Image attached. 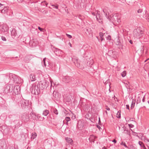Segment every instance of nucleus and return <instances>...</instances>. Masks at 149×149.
Returning <instances> with one entry per match:
<instances>
[{
	"label": "nucleus",
	"mask_w": 149,
	"mask_h": 149,
	"mask_svg": "<svg viewBox=\"0 0 149 149\" xmlns=\"http://www.w3.org/2000/svg\"><path fill=\"white\" fill-rule=\"evenodd\" d=\"M132 133L133 135L137 136V135H138L137 133L133 131H132Z\"/></svg>",
	"instance_id": "40"
},
{
	"label": "nucleus",
	"mask_w": 149,
	"mask_h": 149,
	"mask_svg": "<svg viewBox=\"0 0 149 149\" xmlns=\"http://www.w3.org/2000/svg\"><path fill=\"white\" fill-rule=\"evenodd\" d=\"M40 89L36 84H33L32 85V94L38 95L40 93Z\"/></svg>",
	"instance_id": "2"
},
{
	"label": "nucleus",
	"mask_w": 149,
	"mask_h": 149,
	"mask_svg": "<svg viewBox=\"0 0 149 149\" xmlns=\"http://www.w3.org/2000/svg\"><path fill=\"white\" fill-rule=\"evenodd\" d=\"M37 136V134L35 132L31 134V138L32 139H34Z\"/></svg>",
	"instance_id": "28"
},
{
	"label": "nucleus",
	"mask_w": 149,
	"mask_h": 149,
	"mask_svg": "<svg viewBox=\"0 0 149 149\" xmlns=\"http://www.w3.org/2000/svg\"><path fill=\"white\" fill-rule=\"evenodd\" d=\"M53 96L54 99L56 100H58L59 99L58 93L56 92H53Z\"/></svg>",
	"instance_id": "19"
},
{
	"label": "nucleus",
	"mask_w": 149,
	"mask_h": 149,
	"mask_svg": "<svg viewBox=\"0 0 149 149\" xmlns=\"http://www.w3.org/2000/svg\"><path fill=\"white\" fill-rule=\"evenodd\" d=\"M99 122H98V124L99 125H100L101 124V122L100 120V118H99Z\"/></svg>",
	"instance_id": "59"
},
{
	"label": "nucleus",
	"mask_w": 149,
	"mask_h": 149,
	"mask_svg": "<svg viewBox=\"0 0 149 149\" xmlns=\"http://www.w3.org/2000/svg\"><path fill=\"white\" fill-rule=\"evenodd\" d=\"M54 112L56 115H57L58 113V110L55 108L54 109Z\"/></svg>",
	"instance_id": "39"
},
{
	"label": "nucleus",
	"mask_w": 149,
	"mask_h": 149,
	"mask_svg": "<svg viewBox=\"0 0 149 149\" xmlns=\"http://www.w3.org/2000/svg\"><path fill=\"white\" fill-rule=\"evenodd\" d=\"M6 129H7L6 126L3 125L2 126H0V130H5Z\"/></svg>",
	"instance_id": "27"
},
{
	"label": "nucleus",
	"mask_w": 149,
	"mask_h": 149,
	"mask_svg": "<svg viewBox=\"0 0 149 149\" xmlns=\"http://www.w3.org/2000/svg\"><path fill=\"white\" fill-rule=\"evenodd\" d=\"M65 120L67 121L68 122L70 120V118L69 117H66L65 118Z\"/></svg>",
	"instance_id": "41"
},
{
	"label": "nucleus",
	"mask_w": 149,
	"mask_h": 149,
	"mask_svg": "<svg viewBox=\"0 0 149 149\" xmlns=\"http://www.w3.org/2000/svg\"><path fill=\"white\" fill-rule=\"evenodd\" d=\"M127 134L130 136V131H126V132L125 133Z\"/></svg>",
	"instance_id": "50"
},
{
	"label": "nucleus",
	"mask_w": 149,
	"mask_h": 149,
	"mask_svg": "<svg viewBox=\"0 0 149 149\" xmlns=\"http://www.w3.org/2000/svg\"><path fill=\"white\" fill-rule=\"evenodd\" d=\"M38 28L40 31L43 32H44L45 31V30L44 29L41 28L40 26H38Z\"/></svg>",
	"instance_id": "37"
},
{
	"label": "nucleus",
	"mask_w": 149,
	"mask_h": 149,
	"mask_svg": "<svg viewBox=\"0 0 149 149\" xmlns=\"http://www.w3.org/2000/svg\"><path fill=\"white\" fill-rule=\"evenodd\" d=\"M142 101L143 102H144L145 101V97L144 96L143 97V99H142Z\"/></svg>",
	"instance_id": "62"
},
{
	"label": "nucleus",
	"mask_w": 149,
	"mask_h": 149,
	"mask_svg": "<svg viewBox=\"0 0 149 149\" xmlns=\"http://www.w3.org/2000/svg\"><path fill=\"white\" fill-rule=\"evenodd\" d=\"M30 115L31 116L32 118L34 120H37V115H36L34 112L32 111L30 114Z\"/></svg>",
	"instance_id": "17"
},
{
	"label": "nucleus",
	"mask_w": 149,
	"mask_h": 149,
	"mask_svg": "<svg viewBox=\"0 0 149 149\" xmlns=\"http://www.w3.org/2000/svg\"><path fill=\"white\" fill-rule=\"evenodd\" d=\"M9 29L8 27L6 24H3L0 26V30L2 32H7Z\"/></svg>",
	"instance_id": "8"
},
{
	"label": "nucleus",
	"mask_w": 149,
	"mask_h": 149,
	"mask_svg": "<svg viewBox=\"0 0 149 149\" xmlns=\"http://www.w3.org/2000/svg\"><path fill=\"white\" fill-rule=\"evenodd\" d=\"M116 53L117 52L114 50L111 49L109 50L108 54L110 56H112L113 57H114Z\"/></svg>",
	"instance_id": "10"
},
{
	"label": "nucleus",
	"mask_w": 149,
	"mask_h": 149,
	"mask_svg": "<svg viewBox=\"0 0 149 149\" xmlns=\"http://www.w3.org/2000/svg\"><path fill=\"white\" fill-rule=\"evenodd\" d=\"M143 31H142L140 30L139 29L138 31H137V33L139 34V36H138V35H136V36L137 37L136 38H140L142 36L143 34Z\"/></svg>",
	"instance_id": "18"
},
{
	"label": "nucleus",
	"mask_w": 149,
	"mask_h": 149,
	"mask_svg": "<svg viewBox=\"0 0 149 149\" xmlns=\"http://www.w3.org/2000/svg\"><path fill=\"white\" fill-rule=\"evenodd\" d=\"M142 98V97H139L137 99L136 101V104L140 103L141 102V100Z\"/></svg>",
	"instance_id": "33"
},
{
	"label": "nucleus",
	"mask_w": 149,
	"mask_h": 149,
	"mask_svg": "<svg viewBox=\"0 0 149 149\" xmlns=\"http://www.w3.org/2000/svg\"><path fill=\"white\" fill-rule=\"evenodd\" d=\"M66 101L68 102H69L71 101V99L70 98H68L66 99Z\"/></svg>",
	"instance_id": "54"
},
{
	"label": "nucleus",
	"mask_w": 149,
	"mask_h": 149,
	"mask_svg": "<svg viewBox=\"0 0 149 149\" xmlns=\"http://www.w3.org/2000/svg\"><path fill=\"white\" fill-rule=\"evenodd\" d=\"M61 50L58 49H56V50L54 51V53L57 56H60L61 54Z\"/></svg>",
	"instance_id": "16"
},
{
	"label": "nucleus",
	"mask_w": 149,
	"mask_h": 149,
	"mask_svg": "<svg viewBox=\"0 0 149 149\" xmlns=\"http://www.w3.org/2000/svg\"><path fill=\"white\" fill-rule=\"evenodd\" d=\"M10 87L8 85L6 87L4 88V90L3 91V92L5 93H9V90L10 88Z\"/></svg>",
	"instance_id": "22"
},
{
	"label": "nucleus",
	"mask_w": 149,
	"mask_h": 149,
	"mask_svg": "<svg viewBox=\"0 0 149 149\" xmlns=\"http://www.w3.org/2000/svg\"><path fill=\"white\" fill-rule=\"evenodd\" d=\"M9 78H10V80H11L13 81H15V75L14 74L11 73L9 75Z\"/></svg>",
	"instance_id": "20"
},
{
	"label": "nucleus",
	"mask_w": 149,
	"mask_h": 149,
	"mask_svg": "<svg viewBox=\"0 0 149 149\" xmlns=\"http://www.w3.org/2000/svg\"><path fill=\"white\" fill-rule=\"evenodd\" d=\"M121 111L119 110L118 111L116 114V117L118 118H121L120 116Z\"/></svg>",
	"instance_id": "32"
},
{
	"label": "nucleus",
	"mask_w": 149,
	"mask_h": 149,
	"mask_svg": "<svg viewBox=\"0 0 149 149\" xmlns=\"http://www.w3.org/2000/svg\"><path fill=\"white\" fill-rule=\"evenodd\" d=\"M25 0H17V1H18V2H22L23 1H24Z\"/></svg>",
	"instance_id": "63"
},
{
	"label": "nucleus",
	"mask_w": 149,
	"mask_h": 149,
	"mask_svg": "<svg viewBox=\"0 0 149 149\" xmlns=\"http://www.w3.org/2000/svg\"><path fill=\"white\" fill-rule=\"evenodd\" d=\"M97 20L100 23L102 22L103 19L101 16H100V14H98V13H97L96 16Z\"/></svg>",
	"instance_id": "15"
},
{
	"label": "nucleus",
	"mask_w": 149,
	"mask_h": 149,
	"mask_svg": "<svg viewBox=\"0 0 149 149\" xmlns=\"http://www.w3.org/2000/svg\"><path fill=\"white\" fill-rule=\"evenodd\" d=\"M142 9H140L137 10V12L138 13H141L142 12Z\"/></svg>",
	"instance_id": "45"
},
{
	"label": "nucleus",
	"mask_w": 149,
	"mask_h": 149,
	"mask_svg": "<svg viewBox=\"0 0 149 149\" xmlns=\"http://www.w3.org/2000/svg\"><path fill=\"white\" fill-rule=\"evenodd\" d=\"M66 35L69 38H72V36L71 35L66 33Z\"/></svg>",
	"instance_id": "46"
},
{
	"label": "nucleus",
	"mask_w": 149,
	"mask_h": 149,
	"mask_svg": "<svg viewBox=\"0 0 149 149\" xmlns=\"http://www.w3.org/2000/svg\"><path fill=\"white\" fill-rule=\"evenodd\" d=\"M72 61L74 63L75 65L78 68L81 69H83L86 68L87 65L84 64V65H81L80 61L76 58H73L72 59Z\"/></svg>",
	"instance_id": "1"
},
{
	"label": "nucleus",
	"mask_w": 149,
	"mask_h": 149,
	"mask_svg": "<svg viewBox=\"0 0 149 149\" xmlns=\"http://www.w3.org/2000/svg\"><path fill=\"white\" fill-rule=\"evenodd\" d=\"M93 138L94 139H95L97 138V137L95 136H94V135H92L91 136V137H90V138Z\"/></svg>",
	"instance_id": "53"
},
{
	"label": "nucleus",
	"mask_w": 149,
	"mask_h": 149,
	"mask_svg": "<svg viewBox=\"0 0 149 149\" xmlns=\"http://www.w3.org/2000/svg\"><path fill=\"white\" fill-rule=\"evenodd\" d=\"M145 18L146 19L149 20V15H146Z\"/></svg>",
	"instance_id": "48"
},
{
	"label": "nucleus",
	"mask_w": 149,
	"mask_h": 149,
	"mask_svg": "<svg viewBox=\"0 0 149 149\" xmlns=\"http://www.w3.org/2000/svg\"><path fill=\"white\" fill-rule=\"evenodd\" d=\"M69 45H70V47H72V44H71V43L70 42H69Z\"/></svg>",
	"instance_id": "64"
},
{
	"label": "nucleus",
	"mask_w": 149,
	"mask_h": 149,
	"mask_svg": "<svg viewBox=\"0 0 149 149\" xmlns=\"http://www.w3.org/2000/svg\"><path fill=\"white\" fill-rule=\"evenodd\" d=\"M42 3H45V4L46 5V6H47V5L48 4V3H47L46 1H45L42 2Z\"/></svg>",
	"instance_id": "52"
},
{
	"label": "nucleus",
	"mask_w": 149,
	"mask_h": 149,
	"mask_svg": "<svg viewBox=\"0 0 149 149\" xmlns=\"http://www.w3.org/2000/svg\"><path fill=\"white\" fill-rule=\"evenodd\" d=\"M21 104L22 108H26L29 105V100L24 99L22 100L21 101Z\"/></svg>",
	"instance_id": "6"
},
{
	"label": "nucleus",
	"mask_w": 149,
	"mask_h": 149,
	"mask_svg": "<svg viewBox=\"0 0 149 149\" xmlns=\"http://www.w3.org/2000/svg\"><path fill=\"white\" fill-rule=\"evenodd\" d=\"M120 145H123L126 148H128V147L126 146V143L125 142H122L121 143Z\"/></svg>",
	"instance_id": "38"
},
{
	"label": "nucleus",
	"mask_w": 149,
	"mask_h": 149,
	"mask_svg": "<svg viewBox=\"0 0 149 149\" xmlns=\"http://www.w3.org/2000/svg\"><path fill=\"white\" fill-rule=\"evenodd\" d=\"M30 78L31 81H35L36 79L35 75L33 74H31L30 75Z\"/></svg>",
	"instance_id": "25"
},
{
	"label": "nucleus",
	"mask_w": 149,
	"mask_h": 149,
	"mask_svg": "<svg viewBox=\"0 0 149 149\" xmlns=\"http://www.w3.org/2000/svg\"><path fill=\"white\" fill-rule=\"evenodd\" d=\"M106 108H105V109L108 111H109L110 110V109L106 105L105 106Z\"/></svg>",
	"instance_id": "51"
},
{
	"label": "nucleus",
	"mask_w": 149,
	"mask_h": 149,
	"mask_svg": "<svg viewBox=\"0 0 149 149\" xmlns=\"http://www.w3.org/2000/svg\"><path fill=\"white\" fill-rule=\"evenodd\" d=\"M103 12L104 13V15H105L107 17V16L108 13L106 12V10H103Z\"/></svg>",
	"instance_id": "42"
},
{
	"label": "nucleus",
	"mask_w": 149,
	"mask_h": 149,
	"mask_svg": "<svg viewBox=\"0 0 149 149\" xmlns=\"http://www.w3.org/2000/svg\"><path fill=\"white\" fill-rule=\"evenodd\" d=\"M97 127L100 130V129L101 128L100 127V126L98 125H97Z\"/></svg>",
	"instance_id": "58"
},
{
	"label": "nucleus",
	"mask_w": 149,
	"mask_h": 149,
	"mask_svg": "<svg viewBox=\"0 0 149 149\" xmlns=\"http://www.w3.org/2000/svg\"><path fill=\"white\" fill-rule=\"evenodd\" d=\"M11 35L15 36H16L17 34L16 30L15 29H12V30L11 31Z\"/></svg>",
	"instance_id": "26"
},
{
	"label": "nucleus",
	"mask_w": 149,
	"mask_h": 149,
	"mask_svg": "<svg viewBox=\"0 0 149 149\" xmlns=\"http://www.w3.org/2000/svg\"><path fill=\"white\" fill-rule=\"evenodd\" d=\"M138 143L141 148H142L143 149H146L144 144L141 141H139Z\"/></svg>",
	"instance_id": "24"
},
{
	"label": "nucleus",
	"mask_w": 149,
	"mask_h": 149,
	"mask_svg": "<svg viewBox=\"0 0 149 149\" xmlns=\"http://www.w3.org/2000/svg\"><path fill=\"white\" fill-rule=\"evenodd\" d=\"M136 102V100L133 99L132 100V103L131 106V109H132L135 106V104Z\"/></svg>",
	"instance_id": "23"
},
{
	"label": "nucleus",
	"mask_w": 149,
	"mask_h": 149,
	"mask_svg": "<svg viewBox=\"0 0 149 149\" xmlns=\"http://www.w3.org/2000/svg\"><path fill=\"white\" fill-rule=\"evenodd\" d=\"M138 137L139 139L141 140H146V137L144 136V134L143 133H137Z\"/></svg>",
	"instance_id": "14"
},
{
	"label": "nucleus",
	"mask_w": 149,
	"mask_h": 149,
	"mask_svg": "<svg viewBox=\"0 0 149 149\" xmlns=\"http://www.w3.org/2000/svg\"><path fill=\"white\" fill-rule=\"evenodd\" d=\"M129 42L131 44H133V41L132 40H130V41H129Z\"/></svg>",
	"instance_id": "61"
},
{
	"label": "nucleus",
	"mask_w": 149,
	"mask_h": 149,
	"mask_svg": "<svg viewBox=\"0 0 149 149\" xmlns=\"http://www.w3.org/2000/svg\"><path fill=\"white\" fill-rule=\"evenodd\" d=\"M37 120H43L44 119V117L40 116L39 114H38L37 115Z\"/></svg>",
	"instance_id": "29"
},
{
	"label": "nucleus",
	"mask_w": 149,
	"mask_h": 149,
	"mask_svg": "<svg viewBox=\"0 0 149 149\" xmlns=\"http://www.w3.org/2000/svg\"><path fill=\"white\" fill-rule=\"evenodd\" d=\"M1 39L3 40V41H6V38L2 36Z\"/></svg>",
	"instance_id": "49"
},
{
	"label": "nucleus",
	"mask_w": 149,
	"mask_h": 149,
	"mask_svg": "<svg viewBox=\"0 0 149 149\" xmlns=\"http://www.w3.org/2000/svg\"><path fill=\"white\" fill-rule=\"evenodd\" d=\"M63 81L66 83H68L71 81V77L68 76L63 77L62 78Z\"/></svg>",
	"instance_id": "13"
},
{
	"label": "nucleus",
	"mask_w": 149,
	"mask_h": 149,
	"mask_svg": "<svg viewBox=\"0 0 149 149\" xmlns=\"http://www.w3.org/2000/svg\"><path fill=\"white\" fill-rule=\"evenodd\" d=\"M49 110L46 109L43 111L42 114L45 116H46L49 114Z\"/></svg>",
	"instance_id": "30"
},
{
	"label": "nucleus",
	"mask_w": 149,
	"mask_h": 149,
	"mask_svg": "<svg viewBox=\"0 0 149 149\" xmlns=\"http://www.w3.org/2000/svg\"><path fill=\"white\" fill-rule=\"evenodd\" d=\"M52 6L54 7L56 9H58V5L55 6L54 5H52Z\"/></svg>",
	"instance_id": "47"
},
{
	"label": "nucleus",
	"mask_w": 149,
	"mask_h": 149,
	"mask_svg": "<svg viewBox=\"0 0 149 149\" xmlns=\"http://www.w3.org/2000/svg\"><path fill=\"white\" fill-rule=\"evenodd\" d=\"M47 81L45 80L41 81L39 82L37 85L40 90H43L46 88L48 86V84H47Z\"/></svg>",
	"instance_id": "3"
},
{
	"label": "nucleus",
	"mask_w": 149,
	"mask_h": 149,
	"mask_svg": "<svg viewBox=\"0 0 149 149\" xmlns=\"http://www.w3.org/2000/svg\"><path fill=\"white\" fill-rule=\"evenodd\" d=\"M71 118L72 119H75V115H73V116H72Z\"/></svg>",
	"instance_id": "56"
},
{
	"label": "nucleus",
	"mask_w": 149,
	"mask_h": 149,
	"mask_svg": "<svg viewBox=\"0 0 149 149\" xmlns=\"http://www.w3.org/2000/svg\"><path fill=\"white\" fill-rule=\"evenodd\" d=\"M9 87H10V88L9 90V93H10L11 92H12L13 91V86L12 85H8Z\"/></svg>",
	"instance_id": "36"
},
{
	"label": "nucleus",
	"mask_w": 149,
	"mask_h": 149,
	"mask_svg": "<svg viewBox=\"0 0 149 149\" xmlns=\"http://www.w3.org/2000/svg\"><path fill=\"white\" fill-rule=\"evenodd\" d=\"M20 120L23 123L27 122L29 120V115L26 113H23L21 115Z\"/></svg>",
	"instance_id": "4"
},
{
	"label": "nucleus",
	"mask_w": 149,
	"mask_h": 149,
	"mask_svg": "<svg viewBox=\"0 0 149 149\" xmlns=\"http://www.w3.org/2000/svg\"><path fill=\"white\" fill-rule=\"evenodd\" d=\"M4 6V5H3L1 4V3H0V8H1L2 7H1L2 6V7H3Z\"/></svg>",
	"instance_id": "60"
},
{
	"label": "nucleus",
	"mask_w": 149,
	"mask_h": 149,
	"mask_svg": "<svg viewBox=\"0 0 149 149\" xmlns=\"http://www.w3.org/2000/svg\"><path fill=\"white\" fill-rule=\"evenodd\" d=\"M116 44L118 45V47L120 49L123 48L122 42L118 38L116 42Z\"/></svg>",
	"instance_id": "11"
},
{
	"label": "nucleus",
	"mask_w": 149,
	"mask_h": 149,
	"mask_svg": "<svg viewBox=\"0 0 149 149\" xmlns=\"http://www.w3.org/2000/svg\"><path fill=\"white\" fill-rule=\"evenodd\" d=\"M120 18L118 14L117 13L114 14L111 17V19L113 22H117L118 24L120 22Z\"/></svg>",
	"instance_id": "5"
},
{
	"label": "nucleus",
	"mask_w": 149,
	"mask_h": 149,
	"mask_svg": "<svg viewBox=\"0 0 149 149\" xmlns=\"http://www.w3.org/2000/svg\"><path fill=\"white\" fill-rule=\"evenodd\" d=\"M126 109H128L129 110L130 109H129V105H128V104L126 105Z\"/></svg>",
	"instance_id": "55"
},
{
	"label": "nucleus",
	"mask_w": 149,
	"mask_h": 149,
	"mask_svg": "<svg viewBox=\"0 0 149 149\" xmlns=\"http://www.w3.org/2000/svg\"><path fill=\"white\" fill-rule=\"evenodd\" d=\"M3 8V9L0 10V11H1L2 13L5 14L8 12L9 10V8L8 7H5L4 6L3 7H2L1 8Z\"/></svg>",
	"instance_id": "12"
},
{
	"label": "nucleus",
	"mask_w": 149,
	"mask_h": 149,
	"mask_svg": "<svg viewBox=\"0 0 149 149\" xmlns=\"http://www.w3.org/2000/svg\"><path fill=\"white\" fill-rule=\"evenodd\" d=\"M46 58H44L42 62V64H43L45 67L47 65V64L46 62Z\"/></svg>",
	"instance_id": "34"
},
{
	"label": "nucleus",
	"mask_w": 149,
	"mask_h": 149,
	"mask_svg": "<svg viewBox=\"0 0 149 149\" xmlns=\"http://www.w3.org/2000/svg\"><path fill=\"white\" fill-rule=\"evenodd\" d=\"M65 139L66 142L72 144L73 142L72 140L70 138L65 137Z\"/></svg>",
	"instance_id": "21"
},
{
	"label": "nucleus",
	"mask_w": 149,
	"mask_h": 149,
	"mask_svg": "<svg viewBox=\"0 0 149 149\" xmlns=\"http://www.w3.org/2000/svg\"><path fill=\"white\" fill-rule=\"evenodd\" d=\"M20 93V87L18 86H14L13 89V95H16L19 94Z\"/></svg>",
	"instance_id": "7"
},
{
	"label": "nucleus",
	"mask_w": 149,
	"mask_h": 149,
	"mask_svg": "<svg viewBox=\"0 0 149 149\" xmlns=\"http://www.w3.org/2000/svg\"><path fill=\"white\" fill-rule=\"evenodd\" d=\"M127 74L126 71H124L121 73V75L123 77H124L126 76Z\"/></svg>",
	"instance_id": "35"
},
{
	"label": "nucleus",
	"mask_w": 149,
	"mask_h": 149,
	"mask_svg": "<svg viewBox=\"0 0 149 149\" xmlns=\"http://www.w3.org/2000/svg\"><path fill=\"white\" fill-rule=\"evenodd\" d=\"M38 42L36 40L33 39L30 40L29 44V45L31 47H34L37 45L38 44Z\"/></svg>",
	"instance_id": "9"
},
{
	"label": "nucleus",
	"mask_w": 149,
	"mask_h": 149,
	"mask_svg": "<svg viewBox=\"0 0 149 149\" xmlns=\"http://www.w3.org/2000/svg\"><path fill=\"white\" fill-rule=\"evenodd\" d=\"M111 36L110 35H109L108 36L106 37V38L107 40H109L111 39Z\"/></svg>",
	"instance_id": "44"
},
{
	"label": "nucleus",
	"mask_w": 149,
	"mask_h": 149,
	"mask_svg": "<svg viewBox=\"0 0 149 149\" xmlns=\"http://www.w3.org/2000/svg\"><path fill=\"white\" fill-rule=\"evenodd\" d=\"M128 125H129V127L130 128H132L134 127V125H133L132 124H129ZM130 130H132V129H131L130 128Z\"/></svg>",
	"instance_id": "43"
},
{
	"label": "nucleus",
	"mask_w": 149,
	"mask_h": 149,
	"mask_svg": "<svg viewBox=\"0 0 149 149\" xmlns=\"http://www.w3.org/2000/svg\"><path fill=\"white\" fill-rule=\"evenodd\" d=\"M99 36L100 37L101 42L104 40V39L103 38L104 34L102 33L101 32H100L99 33Z\"/></svg>",
	"instance_id": "31"
},
{
	"label": "nucleus",
	"mask_w": 149,
	"mask_h": 149,
	"mask_svg": "<svg viewBox=\"0 0 149 149\" xmlns=\"http://www.w3.org/2000/svg\"><path fill=\"white\" fill-rule=\"evenodd\" d=\"M112 142L115 143L117 142V141L115 139H114L112 141Z\"/></svg>",
	"instance_id": "57"
}]
</instances>
